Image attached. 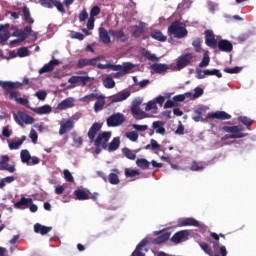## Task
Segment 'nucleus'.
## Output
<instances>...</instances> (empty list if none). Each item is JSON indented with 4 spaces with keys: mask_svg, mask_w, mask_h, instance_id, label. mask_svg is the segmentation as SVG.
Returning <instances> with one entry per match:
<instances>
[{
    "mask_svg": "<svg viewBox=\"0 0 256 256\" xmlns=\"http://www.w3.org/2000/svg\"><path fill=\"white\" fill-rule=\"evenodd\" d=\"M188 33L187 28H185L183 23L179 20L172 22L168 27V34L174 35L176 39H183L184 37H187Z\"/></svg>",
    "mask_w": 256,
    "mask_h": 256,
    "instance_id": "1",
    "label": "nucleus"
},
{
    "mask_svg": "<svg viewBox=\"0 0 256 256\" xmlns=\"http://www.w3.org/2000/svg\"><path fill=\"white\" fill-rule=\"evenodd\" d=\"M21 82L2 81L0 80V87L9 93V99L17 101L19 99V92L15 89H20Z\"/></svg>",
    "mask_w": 256,
    "mask_h": 256,
    "instance_id": "2",
    "label": "nucleus"
},
{
    "mask_svg": "<svg viewBox=\"0 0 256 256\" xmlns=\"http://www.w3.org/2000/svg\"><path fill=\"white\" fill-rule=\"evenodd\" d=\"M135 65L132 63H125L123 65H113V64H98L97 69H111L112 71H120L123 75H127L129 71L133 70Z\"/></svg>",
    "mask_w": 256,
    "mask_h": 256,
    "instance_id": "3",
    "label": "nucleus"
},
{
    "mask_svg": "<svg viewBox=\"0 0 256 256\" xmlns=\"http://www.w3.org/2000/svg\"><path fill=\"white\" fill-rule=\"evenodd\" d=\"M13 117L14 121H16V123L20 125V127H24V124L33 125V123H35V118H33L32 116L23 111H18L14 113Z\"/></svg>",
    "mask_w": 256,
    "mask_h": 256,
    "instance_id": "4",
    "label": "nucleus"
},
{
    "mask_svg": "<svg viewBox=\"0 0 256 256\" xmlns=\"http://www.w3.org/2000/svg\"><path fill=\"white\" fill-rule=\"evenodd\" d=\"M13 37H19L20 41H25L29 35L34 39H37V34L33 32V28L31 26H25L24 29H16L13 32Z\"/></svg>",
    "mask_w": 256,
    "mask_h": 256,
    "instance_id": "5",
    "label": "nucleus"
},
{
    "mask_svg": "<svg viewBox=\"0 0 256 256\" xmlns=\"http://www.w3.org/2000/svg\"><path fill=\"white\" fill-rule=\"evenodd\" d=\"M111 132H101L98 134L94 141L95 147H102V149H107L109 145V139H111Z\"/></svg>",
    "mask_w": 256,
    "mask_h": 256,
    "instance_id": "6",
    "label": "nucleus"
},
{
    "mask_svg": "<svg viewBox=\"0 0 256 256\" xmlns=\"http://www.w3.org/2000/svg\"><path fill=\"white\" fill-rule=\"evenodd\" d=\"M107 127H119L125 123V115L122 113H115L109 116L106 120Z\"/></svg>",
    "mask_w": 256,
    "mask_h": 256,
    "instance_id": "7",
    "label": "nucleus"
},
{
    "mask_svg": "<svg viewBox=\"0 0 256 256\" xmlns=\"http://www.w3.org/2000/svg\"><path fill=\"white\" fill-rule=\"evenodd\" d=\"M109 35L116 39L119 43H127L129 41V34L125 33V30L118 29V30H109Z\"/></svg>",
    "mask_w": 256,
    "mask_h": 256,
    "instance_id": "8",
    "label": "nucleus"
},
{
    "mask_svg": "<svg viewBox=\"0 0 256 256\" xmlns=\"http://www.w3.org/2000/svg\"><path fill=\"white\" fill-rule=\"evenodd\" d=\"M205 35V43L207 47H210L211 49H217V39L215 38V33H213V30H206L204 32Z\"/></svg>",
    "mask_w": 256,
    "mask_h": 256,
    "instance_id": "9",
    "label": "nucleus"
},
{
    "mask_svg": "<svg viewBox=\"0 0 256 256\" xmlns=\"http://www.w3.org/2000/svg\"><path fill=\"white\" fill-rule=\"evenodd\" d=\"M93 81V78L89 76H72L68 79V83L70 85H77V83H81L83 87L87 85V83H91Z\"/></svg>",
    "mask_w": 256,
    "mask_h": 256,
    "instance_id": "10",
    "label": "nucleus"
},
{
    "mask_svg": "<svg viewBox=\"0 0 256 256\" xmlns=\"http://www.w3.org/2000/svg\"><path fill=\"white\" fill-rule=\"evenodd\" d=\"M75 128V121L68 119L65 122L60 123L59 135H65Z\"/></svg>",
    "mask_w": 256,
    "mask_h": 256,
    "instance_id": "11",
    "label": "nucleus"
},
{
    "mask_svg": "<svg viewBox=\"0 0 256 256\" xmlns=\"http://www.w3.org/2000/svg\"><path fill=\"white\" fill-rule=\"evenodd\" d=\"M10 158L7 155L1 157L0 171H8V173H15V166H9Z\"/></svg>",
    "mask_w": 256,
    "mask_h": 256,
    "instance_id": "12",
    "label": "nucleus"
},
{
    "mask_svg": "<svg viewBox=\"0 0 256 256\" xmlns=\"http://www.w3.org/2000/svg\"><path fill=\"white\" fill-rule=\"evenodd\" d=\"M191 61H193V54L187 53L179 57V59L176 62V65L179 69H184V67H187V65H189Z\"/></svg>",
    "mask_w": 256,
    "mask_h": 256,
    "instance_id": "13",
    "label": "nucleus"
},
{
    "mask_svg": "<svg viewBox=\"0 0 256 256\" xmlns=\"http://www.w3.org/2000/svg\"><path fill=\"white\" fill-rule=\"evenodd\" d=\"M168 69H169V65L156 63L150 66V73L152 74L156 73L158 75H162V73H167Z\"/></svg>",
    "mask_w": 256,
    "mask_h": 256,
    "instance_id": "14",
    "label": "nucleus"
},
{
    "mask_svg": "<svg viewBox=\"0 0 256 256\" xmlns=\"http://www.w3.org/2000/svg\"><path fill=\"white\" fill-rule=\"evenodd\" d=\"M139 105H141V102H138L137 105H133L131 107V113H132L133 117L137 120L146 119L147 113H145V111L141 110V108H139Z\"/></svg>",
    "mask_w": 256,
    "mask_h": 256,
    "instance_id": "15",
    "label": "nucleus"
},
{
    "mask_svg": "<svg viewBox=\"0 0 256 256\" xmlns=\"http://www.w3.org/2000/svg\"><path fill=\"white\" fill-rule=\"evenodd\" d=\"M219 51H222L223 53H231L233 51V43L229 40H220L217 43V46Z\"/></svg>",
    "mask_w": 256,
    "mask_h": 256,
    "instance_id": "16",
    "label": "nucleus"
},
{
    "mask_svg": "<svg viewBox=\"0 0 256 256\" xmlns=\"http://www.w3.org/2000/svg\"><path fill=\"white\" fill-rule=\"evenodd\" d=\"M207 117L208 119H220L221 121L231 119V115L225 111L210 112L207 114Z\"/></svg>",
    "mask_w": 256,
    "mask_h": 256,
    "instance_id": "17",
    "label": "nucleus"
},
{
    "mask_svg": "<svg viewBox=\"0 0 256 256\" xmlns=\"http://www.w3.org/2000/svg\"><path fill=\"white\" fill-rule=\"evenodd\" d=\"M101 127V124H99L98 122L92 124L88 131V139L90 143H93L95 141V135H97V133L101 131Z\"/></svg>",
    "mask_w": 256,
    "mask_h": 256,
    "instance_id": "18",
    "label": "nucleus"
},
{
    "mask_svg": "<svg viewBox=\"0 0 256 256\" xmlns=\"http://www.w3.org/2000/svg\"><path fill=\"white\" fill-rule=\"evenodd\" d=\"M222 131L225 133H231V135H243L242 131H245L243 126H223Z\"/></svg>",
    "mask_w": 256,
    "mask_h": 256,
    "instance_id": "19",
    "label": "nucleus"
},
{
    "mask_svg": "<svg viewBox=\"0 0 256 256\" xmlns=\"http://www.w3.org/2000/svg\"><path fill=\"white\" fill-rule=\"evenodd\" d=\"M188 236H189V232L187 230H181L179 232H176L172 236L171 242L179 244V243H181V241H185V239H187Z\"/></svg>",
    "mask_w": 256,
    "mask_h": 256,
    "instance_id": "20",
    "label": "nucleus"
},
{
    "mask_svg": "<svg viewBox=\"0 0 256 256\" xmlns=\"http://www.w3.org/2000/svg\"><path fill=\"white\" fill-rule=\"evenodd\" d=\"M75 105V100L73 98H66L56 107L57 111H65V109H71Z\"/></svg>",
    "mask_w": 256,
    "mask_h": 256,
    "instance_id": "21",
    "label": "nucleus"
},
{
    "mask_svg": "<svg viewBox=\"0 0 256 256\" xmlns=\"http://www.w3.org/2000/svg\"><path fill=\"white\" fill-rule=\"evenodd\" d=\"M59 65V60L53 59L49 63L45 64L40 70V75H43V73H51Z\"/></svg>",
    "mask_w": 256,
    "mask_h": 256,
    "instance_id": "22",
    "label": "nucleus"
},
{
    "mask_svg": "<svg viewBox=\"0 0 256 256\" xmlns=\"http://www.w3.org/2000/svg\"><path fill=\"white\" fill-rule=\"evenodd\" d=\"M180 227H200L199 221L195 218H183L179 220Z\"/></svg>",
    "mask_w": 256,
    "mask_h": 256,
    "instance_id": "23",
    "label": "nucleus"
},
{
    "mask_svg": "<svg viewBox=\"0 0 256 256\" xmlns=\"http://www.w3.org/2000/svg\"><path fill=\"white\" fill-rule=\"evenodd\" d=\"M147 245H149V239L144 238L137 246L136 249L134 250V252L130 255V256H145V254H143V248L147 247Z\"/></svg>",
    "mask_w": 256,
    "mask_h": 256,
    "instance_id": "24",
    "label": "nucleus"
},
{
    "mask_svg": "<svg viewBox=\"0 0 256 256\" xmlns=\"http://www.w3.org/2000/svg\"><path fill=\"white\" fill-rule=\"evenodd\" d=\"M33 203V199L22 197L14 204L15 209H27Z\"/></svg>",
    "mask_w": 256,
    "mask_h": 256,
    "instance_id": "25",
    "label": "nucleus"
},
{
    "mask_svg": "<svg viewBox=\"0 0 256 256\" xmlns=\"http://www.w3.org/2000/svg\"><path fill=\"white\" fill-rule=\"evenodd\" d=\"M99 31V38L104 43V45H109L111 43V36H109V31L107 32V29L100 27L98 29Z\"/></svg>",
    "mask_w": 256,
    "mask_h": 256,
    "instance_id": "26",
    "label": "nucleus"
},
{
    "mask_svg": "<svg viewBox=\"0 0 256 256\" xmlns=\"http://www.w3.org/2000/svg\"><path fill=\"white\" fill-rule=\"evenodd\" d=\"M152 129L156 131L158 135H165V123L163 121H154L152 123Z\"/></svg>",
    "mask_w": 256,
    "mask_h": 256,
    "instance_id": "27",
    "label": "nucleus"
},
{
    "mask_svg": "<svg viewBox=\"0 0 256 256\" xmlns=\"http://www.w3.org/2000/svg\"><path fill=\"white\" fill-rule=\"evenodd\" d=\"M131 97V91H125L118 93L117 95L113 96L112 103H121V101H125Z\"/></svg>",
    "mask_w": 256,
    "mask_h": 256,
    "instance_id": "28",
    "label": "nucleus"
},
{
    "mask_svg": "<svg viewBox=\"0 0 256 256\" xmlns=\"http://www.w3.org/2000/svg\"><path fill=\"white\" fill-rule=\"evenodd\" d=\"M74 195H75L76 201H87L91 199V196L87 194L85 190H81V189H76L74 191Z\"/></svg>",
    "mask_w": 256,
    "mask_h": 256,
    "instance_id": "29",
    "label": "nucleus"
},
{
    "mask_svg": "<svg viewBox=\"0 0 256 256\" xmlns=\"http://www.w3.org/2000/svg\"><path fill=\"white\" fill-rule=\"evenodd\" d=\"M9 24L0 25V41H9L11 33H9Z\"/></svg>",
    "mask_w": 256,
    "mask_h": 256,
    "instance_id": "30",
    "label": "nucleus"
},
{
    "mask_svg": "<svg viewBox=\"0 0 256 256\" xmlns=\"http://www.w3.org/2000/svg\"><path fill=\"white\" fill-rule=\"evenodd\" d=\"M108 181L110 185H119L120 179H119V169H113L112 173L108 176Z\"/></svg>",
    "mask_w": 256,
    "mask_h": 256,
    "instance_id": "31",
    "label": "nucleus"
},
{
    "mask_svg": "<svg viewBox=\"0 0 256 256\" xmlns=\"http://www.w3.org/2000/svg\"><path fill=\"white\" fill-rule=\"evenodd\" d=\"M103 107H105V97L98 95L96 98V102L94 104L95 113H99V111H103Z\"/></svg>",
    "mask_w": 256,
    "mask_h": 256,
    "instance_id": "32",
    "label": "nucleus"
},
{
    "mask_svg": "<svg viewBox=\"0 0 256 256\" xmlns=\"http://www.w3.org/2000/svg\"><path fill=\"white\" fill-rule=\"evenodd\" d=\"M147 31V28H145V25L143 23H140L138 26H134V30L132 32V36L135 37V39H139L143 33Z\"/></svg>",
    "mask_w": 256,
    "mask_h": 256,
    "instance_id": "33",
    "label": "nucleus"
},
{
    "mask_svg": "<svg viewBox=\"0 0 256 256\" xmlns=\"http://www.w3.org/2000/svg\"><path fill=\"white\" fill-rule=\"evenodd\" d=\"M34 113H37V115H49L53 109L49 105H44L40 107H36L32 109Z\"/></svg>",
    "mask_w": 256,
    "mask_h": 256,
    "instance_id": "34",
    "label": "nucleus"
},
{
    "mask_svg": "<svg viewBox=\"0 0 256 256\" xmlns=\"http://www.w3.org/2000/svg\"><path fill=\"white\" fill-rule=\"evenodd\" d=\"M122 153L126 159H129L130 161H135L137 159V150H131L127 147L122 149Z\"/></svg>",
    "mask_w": 256,
    "mask_h": 256,
    "instance_id": "35",
    "label": "nucleus"
},
{
    "mask_svg": "<svg viewBox=\"0 0 256 256\" xmlns=\"http://www.w3.org/2000/svg\"><path fill=\"white\" fill-rule=\"evenodd\" d=\"M169 237H171V233L169 232L163 233L162 235L152 240V245H161V243H165V241H169Z\"/></svg>",
    "mask_w": 256,
    "mask_h": 256,
    "instance_id": "36",
    "label": "nucleus"
},
{
    "mask_svg": "<svg viewBox=\"0 0 256 256\" xmlns=\"http://www.w3.org/2000/svg\"><path fill=\"white\" fill-rule=\"evenodd\" d=\"M51 229H53V228L48 227V226H43L39 223L34 225V232L40 233V235H47V233H49V231H51Z\"/></svg>",
    "mask_w": 256,
    "mask_h": 256,
    "instance_id": "37",
    "label": "nucleus"
},
{
    "mask_svg": "<svg viewBox=\"0 0 256 256\" xmlns=\"http://www.w3.org/2000/svg\"><path fill=\"white\" fill-rule=\"evenodd\" d=\"M25 139H27V137L22 136L21 139L12 140L8 145L9 149H11L12 151L19 149V147H21L25 142Z\"/></svg>",
    "mask_w": 256,
    "mask_h": 256,
    "instance_id": "38",
    "label": "nucleus"
},
{
    "mask_svg": "<svg viewBox=\"0 0 256 256\" xmlns=\"http://www.w3.org/2000/svg\"><path fill=\"white\" fill-rule=\"evenodd\" d=\"M23 20L30 25H33V23H35V20L31 17V11L29 10V7H27V5L23 6Z\"/></svg>",
    "mask_w": 256,
    "mask_h": 256,
    "instance_id": "39",
    "label": "nucleus"
},
{
    "mask_svg": "<svg viewBox=\"0 0 256 256\" xmlns=\"http://www.w3.org/2000/svg\"><path fill=\"white\" fill-rule=\"evenodd\" d=\"M121 145V138L115 137L113 140L108 144V147L106 148L107 151H117Z\"/></svg>",
    "mask_w": 256,
    "mask_h": 256,
    "instance_id": "40",
    "label": "nucleus"
},
{
    "mask_svg": "<svg viewBox=\"0 0 256 256\" xmlns=\"http://www.w3.org/2000/svg\"><path fill=\"white\" fill-rule=\"evenodd\" d=\"M150 37H152V39H155L156 41H160L161 43H165V41H167V37L163 35V32L159 30L152 31Z\"/></svg>",
    "mask_w": 256,
    "mask_h": 256,
    "instance_id": "41",
    "label": "nucleus"
},
{
    "mask_svg": "<svg viewBox=\"0 0 256 256\" xmlns=\"http://www.w3.org/2000/svg\"><path fill=\"white\" fill-rule=\"evenodd\" d=\"M20 158L22 163H26V165H31V154L29 150H22L20 152Z\"/></svg>",
    "mask_w": 256,
    "mask_h": 256,
    "instance_id": "42",
    "label": "nucleus"
},
{
    "mask_svg": "<svg viewBox=\"0 0 256 256\" xmlns=\"http://www.w3.org/2000/svg\"><path fill=\"white\" fill-rule=\"evenodd\" d=\"M136 165H137V167H139L140 169H143L145 171V170L149 169L150 163L145 158H138L136 160Z\"/></svg>",
    "mask_w": 256,
    "mask_h": 256,
    "instance_id": "43",
    "label": "nucleus"
},
{
    "mask_svg": "<svg viewBox=\"0 0 256 256\" xmlns=\"http://www.w3.org/2000/svg\"><path fill=\"white\" fill-rule=\"evenodd\" d=\"M205 164L203 162L192 161L190 171H203Z\"/></svg>",
    "mask_w": 256,
    "mask_h": 256,
    "instance_id": "44",
    "label": "nucleus"
},
{
    "mask_svg": "<svg viewBox=\"0 0 256 256\" xmlns=\"http://www.w3.org/2000/svg\"><path fill=\"white\" fill-rule=\"evenodd\" d=\"M209 63H211V57H209V51H206L203 54L202 61L199 63V67H201V68L207 67V66H209Z\"/></svg>",
    "mask_w": 256,
    "mask_h": 256,
    "instance_id": "45",
    "label": "nucleus"
},
{
    "mask_svg": "<svg viewBox=\"0 0 256 256\" xmlns=\"http://www.w3.org/2000/svg\"><path fill=\"white\" fill-rule=\"evenodd\" d=\"M104 87H106V89H113V87H115V80H113V77H111V75H108L104 81Z\"/></svg>",
    "mask_w": 256,
    "mask_h": 256,
    "instance_id": "46",
    "label": "nucleus"
},
{
    "mask_svg": "<svg viewBox=\"0 0 256 256\" xmlns=\"http://www.w3.org/2000/svg\"><path fill=\"white\" fill-rule=\"evenodd\" d=\"M98 96H99V94H97V93H91V94H88V95L82 97L80 99V101L82 103H91V101H95V99H97Z\"/></svg>",
    "mask_w": 256,
    "mask_h": 256,
    "instance_id": "47",
    "label": "nucleus"
},
{
    "mask_svg": "<svg viewBox=\"0 0 256 256\" xmlns=\"http://www.w3.org/2000/svg\"><path fill=\"white\" fill-rule=\"evenodd\" d=\"M144 57L148 59V61H151L152 63H159V57H157L155 54H152L149 51H145L143 53Z\"/></svg>",
    "mask_w": 256,
    "mask_h": 256,
    "instance_id": "48",
    "label": "nucleus"
},
{
    "mask_svg": "<svg viewBox=\"0 0 256 256\" xmlns=\"http://www.w3.org/2000/svg\"><path fill=\"white\" fill-rule=\"evenodd\" d=\"M204 74L207 76L215 75V77H218V79H221L223 77V74L219 69H212V70H204Z\"/></svg>",
    "mask_w": 256,
    "mask_h": 256,
    "instance_id": "49",
    "label": "nucleus"
},
{
    "mask_svg": "<svg viewBox=\"0 0 256 256\" xmlns=\"http://www.w3.org/2000/svg\"><path fill=\"white\" fill-rule=\"evenodd\" d=\"M57 0H39L40 5L46 9H53Z\"/></svg>",
    "mask_w": 256,
    "mask_h": 256,
    "instance_id": "50",
    "label": "nucleus"
},
{
    "mask_svg": "<svg viewBox=\"0 0 256 256\" xmlns=\"http://www.w3.org/2000/svg\"><path fill=\"white\" fill-rule=\"evenodd\" d=\"M124 173H125V177H130V178L137 177V175H141L139 170H135L131 168H126Z\"/></svg>",
    "mask_w": 256,
    "mask_h": 256,
    "instance_id": "51",
    "label": "nucleus"
},
{
    "mask_svg": "<svg viewBox=\"0 0 256 256\" xmlns=\"http://www.w3.org/2000/svg\"><path fill=\"white\" fill-rule=\"evenodd\" d=\"M125 137L135 143L139 139V133L137 131L126 132Z\"/></svg>",
    "mask_w": 256,
    "mask_h": 256,
    "instance_id": "52",
    "label": "nucleus"
},
{
    "mask_svg": "<svg viewBox=\"0 0 256 256\" xmlns=\"http://www.w3.org/2000/svg\"><path fill=\"white\" fill-rule=\"evenodd\" d=\"M201 43H202L201 38H195L192 41V46L194 47V50L196 53H201L202 51Z\"/></svg>",
    "mask_w": 256,
    "mask_h": 256,
    "instance_id": "53",
    "label": "nucleus"
},
{
    "mask_svg": "<svg viewBox=\"0 0 256 256\" xmlns=\"http://www.w3.org/2000/svg\"><path fill=\"white\" fill-rule=\"evenodd\" d=\"M238 121H240V123H242L246 127H251V125H253V120H251V118L247 116L238 117Z\"/></svg>",
    "mask_w": 256,
    "mask_h": 256,
    "instance_id": "54",
    "label": "nucleus"
},
{
    "mask_svg": "<svg viewBox=\"0 0 256 256\" xmlns=\"http://www.w3.org/2000/svg\"><path fill=\"white\" fill-rule=\"evenodd\" d=\"M199 245L202 251L206 253V255H210V256L213 255V250L211 249V247H209V244L205 242H200Z\"/></svg>",
    "mask_w": 256,
    "mask_h": 256,
    "instance_id": "55",
    "label": "nucleus"
},
{
    "mask_svg": "<svg viewBox=\"0 0 256 256\" xmlns=\"http://www.w3.org/2000/svg\"><path fill=\"white\" fill-rule=\"evenodd\" d=\"M193 121L196 123H199L200 121H203V111L201 109H198L194 111V116L192 117Z\"/></svg>",
    "mask_w": 256,
    "mask_h": 256,
    "instance_id": "56",
    "label": "nucleus"
},
{
    "mask_svg": "<svg viewBox=\"0 0 256 256\" xmlns=\"http://www.w3.org/2000/svg\"><path fill=\"white\" fill-rule=\"evenodd\" d=\"M243 137H246L245 134H226L222 137V141H227V139H243Z\"/></svg>",
    "mask_w": 256,
    "mask_h": 256,
    "instance_id": "57",
    "label": "nucleus"
},
{
    "mask_svg": "<svg viewBox=\"0 0 256 256\" xmlns=\"http://www.w3.org/2000/svg\"><path fill=\"white\" fill-rule=\"evenodd\" d=\"M73 142L78 145V147H81L83 145V138L79 135H77V132L72 133Z\"/></svg>",
    "mask_w": 256,
    "mask_h": 256,
    "instance_id": "58",
    "label": "nucleus"
},
{
    "mask_svg": "<svg viewBox=\"0 0 256 256\" xmlns=\"http://www.w3.org/2000/svg\"><path fill=\"white\" fill-rule=\"evenodd\" d=\"M77 67H78V69H83L84 67H89V59H87V58L79 59L77 62Z\"/></svg>",
    "mask_w": 256,
    "mask_h": 256,
    "instance_id": "59",
    "label": "nucleus"
},
{
    "mask_svg": "<svg viewBox=\"0 0 256 256\" xmlns=\"http://www.w3.org/2000/svg\"><path fill=\"white\" fill-rule=\"evenodd\" d=\"M35 97L39 99V101H45L47 99V91L45 90H40L35 93Z\"/></svg>",
    "mask_w": 256,
    "mask_h": 256,
    "instance_id": "60",
    "label": "nucleus"
},
{
    "mask_svg": "<svg viewBox=\"0 0 256 256\" xmlns=\"http://www.w3.org/2000/svg\"><path fill=\"white\" fill-rule=\"evenodd\" d=\"M63 173H64V179L68 181V183H73V181H75V178H73V174H71L69 170L65 169Z\"/></svg>",
    "mask_w": 256,
    "mask_h": 256,
    "instance_id": "61",
    "label": "nucleus"
},
{
    "mask_svg": "<svg viewBox=\"0 0 256 256\" xmlns=\"http://www.w3.org/2000/svg\"><path fill=\"white\" fill-rule=\"evenodd\" d=\"M71 39H78V41H83L85 39V35H83L81 32H75L72 31L70 34Z\"/></svg>",
    "mask_w": 256,
    "mask_h": 256,
    "instance_id": "62",
    "label": "nucleus"
},
{
    "mask_svg": "<svg viewBox=\"0 0 256 256\" xmlns=\"http://www.w3.org/2000/svg\"><path fill=\"white\" fill-rule=\"evenodd\" d=\"M53 6L56 7V9H57V11H59V13H62V15H65V13H66L65 6H63V3H61V1L56 0V3Z\"/></svg>",
    "mask_w": 256,
    "mask_h": 256,
    "instance_id": "63",
    "label": "nucleus"
},
{
    "mask_svg": "<svg viewBox=\"0 0 256 256\" xmlns=\"http://www.w3.org/2000/svg\"><path fill=\"white\" fill-rule=\"evenodd\" d=\"M18 57H29V49L27 47H22L17 51Z\"/></svg>",
    "mask_w": 256,
    "mask_h": 256,
    "instance_id": "64",
    "label": "nucleus"
}]
</instances>
